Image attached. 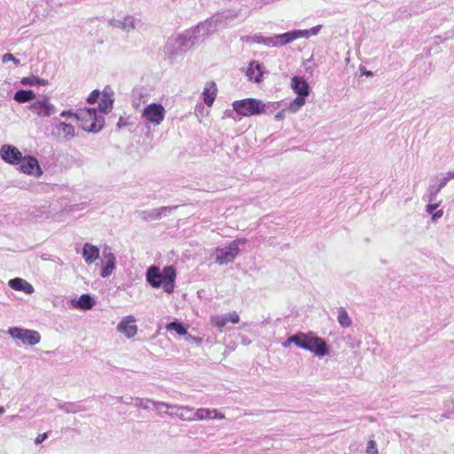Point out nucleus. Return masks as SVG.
Segmentation results:
<instances>
[{
  "label": "nucleus",
  "mask_w": 454,
  "mask_h": 454,
  "mask_svg": "<svg viewBox=\"0 0 454 454\" xmlns=\"http://www.w3.org/2000/svg\"><path fill=\"white\" fill-rule=\"evenodd\" d=\"M218 21V18L213 17L200 23L197 27L184 31L175 38H169L168 45L173 47L172 53L184 52L194 44L203 42L207 35L217 30Z\"/></svg>",
  "instance_id": "1"
},
{
  "label": "nucleus",
  "mask_w": 454,
  "mask_h": 454,
  "mask_svg": "<svg viewBox=\"0 0 454 454\" xmlns=\"http://www.w3.org/2000/svg\"><path fill=\"white\" fill-rule=\"evenodd\" d=\"M176 271L173 266H166L160 271L156 266L147 270L146 281L154 288L162 287L163 290L171 294L175 288Z\"/></svg>",
  "instance_id": "2"
},
{
  "label": "nucleus",
  "mask_w": 454,
  "mask_h": 454,
  "mask_svg": "<svg viewBox=\"0 0 454 454\" xmlns=\"http://www.w3.org/2000/svg\"><path fill=\"white\" fill-rule=\"evenodd\" d=\"M287 342L294 343L297 347L308 350L317 356H324L329 353L326 342L317 337L314 333H298L290 336Z\"/></svg>",
  "instance_id": "3"
},
{
  "label": "nucleus",
  "mask_w": 454,
  "mask_h": 454,
  "mask_svg": "<svg viewBox=\"0 0 454 454\" xmlns=\"http://www.w3.org/2000/svg\"><path fill=\"white\" fill-rule=\"evenodd\" d=\"M74 117L81 121L82 128L88 132H98L104 126V117L97 114L95 108H82Z\"/></svg>",
  "instance_id": "4"
},
{
  "label": "nucleus",
  "mask_w": 454,
  "mask_h": 454,
  "mask_svg": "<svg viewBox=\"0 0 454 454\" xmlns=\"http://www.w3.org/2000/svg\"><path fill=\"white\" fill-rule=\"evenodd\" d=\"M233 110L242 116L259 114L264 111V105L261 100L246 98L232 103Z\"/></svg>",
  "instance_id": "5"
},
{
  "label": "nucleus",
  "mask_w": 454,
  "mask_h": 454,
  "mask_svg": "<svg viewBox=\"0 0 454 454\" xmlns=\"http://www.w3.org/2000/svg\"><path fill=\"white\" fill-rule=\"evenodd\" d=\"M166 110L161 104L152 103L145 107L142 112V118L145 120L146 125H160L165 118Z\"/></svg>",
  "instance_id": "6"
},
{
  "label": "nucleus",
  "mask_w": 454,
  "mask_h": 454,
  "mask_svg": "<svg viewBox=\"0 0 454 454\" xmlns=\"http://www.w3.org/2000/svg\"><path fill=\"white\" fill-rule=\"evenodd\" d=\"M154 407L156 409L160 408H167L171 409L174 411L166 412V415L169 417H176L183 421H193L194 418L192 417L194 414V409L190 406H184V405H173L169 404L168 403H154Z\"/></svg>",
  "instance_id": "7"
},
{
  "label": "nucleus",
  "mask_w": 454,
  "mask_h": 454,
  "mask_svg": "<svg viewBox=\"0 0 454 454\" xmlns=\"http://www.w3.org/2000/svg\"><path fill=\"white\" fill-rule=\"evenodd\" d=\"M8 333L12 338L20 340L23 344L31 346L36 345L41 340L38 332L28 329L12 327L8 330Z\"/></svg>",
  "instance_id": "8"
},
{
  "label": "nucleus",
  "mask_w": 454,
  "mask_h": 454,
  "mask_svg": "<svg viewBox=\"0 0 454 454\" xmlns=\"http://www.w3.org/2000/svg\"><path fill=\"white\" fill-rule=\"evenodd\" d=\"M239 248L236 245H229L227 247L215 248L214 254L215 262L219 265H225L232 262L239 254Z\"/></svg>",
  "instance_id": "9"
},
{
  "label": "nucleus",
  "mask_w": 454,
  "mask_h": 454,
  "mask_svg": "<svg viewBox=\"0 0 454 454\" xmlns=\"http://www.w3.org/2000/svg\"><path fill=\"white\" fill-rule=\"evenodd\" d=\"M28 109L42 117H48L56 113L55 106L51 104L50 99L45 96L30 104Z\"/></svg>",
  "instance_id": "10"
},
{
  "label": "nucleus",
  "mask_w": 454,
  "mask_h": 454,
  "mask_svg": "<svg viewBox=\"0 0 454 454\" xmlns=\"http://www.w3.org/2000/svg\"><path fill=\"white\" fill-rule=\"evenodd\" d=\"M20 170L28 176L39 177L43 175V170L38 160L33 156H23L19 163Z\"/></svg>",
  "instance_id": "11"
},
{
  "label": "nucleus",
  "mask_w": 454,
  "mask_h": 454,
  "mask_svg": "<svg viewBox=\"0 0 454 454\" xmlns=\"http://www.w3.org/2000/svg\"><path fill=\"white\" fill-rule=\"evenodd\" d=\"M136 322L137 319L134 316H126L119 322L116 330L128 339L133 338L137 333L138 330Z\"/></svg>",
  "instance_id": "12"
},
{
  "label": "nucleus",
  "mask_w": 454,
  "mask_h": 454,
  "mask_svg": "<svg viewBox=\"0 0 454 454\" xmlns=\"http://www.w3.org/2000/svg\"><path fill=\"white\" fill-rule=\"evenodd\" d=\"M0 154L5 162L12 165H18L23 157L17 147L10 145H3L0 149Z\"/></svg>",
  "instance_id": "13"
},
{
  "label": "nucleus",
  "mask_w": 454,
  "mask_h": 454,
  "mask_svg": "<svg viewBox=\"0 0 454 454\" xmlns=\"http://www.w3.org/2000/svg\"><path fill=\"white\" fill-rule=\"evenodd\" d=\"M103 268L100 272V276L104 278H108L115 269L116 258L112 253L109 247H106L103 250Z\"/></svg>",
  "instance_id": "14"
},
{
  "label": "nucleus",
  "mask_w": 454,
  "mask_h": 454,
  "mask_svg": "<svg viewBox=\"0 0 454 454\" xmlns=\"http://www.w3.org/2000/svg\"><path fill=\"white\" fill-rule=\"evenodd\" d=\"M194 420H206V419H224V415L219 412L216 409H207V408H200L194 411L192 416Z\"/></svg>",
  "instance_id": "15"
},
{
  "label": "nucleus",
  "mask_w": 454,
  "mask_h": 454,
  "mask_svg": "<svg viewBox=\"0 0 454 454\" xmlns=\"http://www.w3.org/2000/svg\"><path fill=\"white\" fill-rule=\"evenodd\" d=\"M292 90L299 96L308 97L309 94V86L308 82L300 76H294L291 81Z\"/></svg>",
  "instance_id": "16"
},
{
  "label": "nucleus",
  "mask_w": 454,
  "mask_h": 454,
  "mask_svg": "<svg viewBox=\"0 0 454 454\" xmlns=\"http://www.w3.org/2000/svg\"><path fill=\"white\" fill-rule=\"evenodd\" d=\"M175 207H161L159 208H153L151 210L143 211V218L145 220H157L161 217L167 215L170 213Z\"/></svg>",
  "instance_id": "17"
},
{
  "label": "nucleus",
  "mask_w": 454,
  "mask_h": 454,
  "mask_svg": "<svg viewBox=\"0 0 454 454\" xmlns=\"http://www.w3.org/2000/svg\"><path fill=\"white\" fill-rule=\"evenodd\" d=\"M8 285L11 288L17 291H22L27 294H31L35 291L33 286L30 283L20 278H15L9 280Z\"/></svg>",
  "instance_id": "18"
},
{
  "label": "nucleus",
  "mask_w": 454,
  "mask_h": 454,
  "mask_svg": "<svg viewBox=\"0 0 454 454\" xmlns=\"http://www.w3.org/2000/svg\"><path fill=\"white\" fill-rule=\"evenodd\" d=\"M82 257L85 262L90 265L99 257V249L94 245L85 243L82 248Z\"/></svg>",
  "instance_id": "19"
},
{
  "label": "nucleus",
  "mask_w": 454,
  "mask_h": 454,
  "mask_svg": "<svg viewBox=\"0 0 454 454\" xmlns=\"http://www.w3.org/2000/svg\"><path fill=\"white\" fill-rule=\"evenodd\" d=\"M109 23L112 27L127 32L136 28V20L132 16H127L122 20H111Z\"/></svg>",
  "instance_id": "20"
},
{
  "label": "nucleus",
  "mask_w": 454,
  "mask_h": 454,
  "mask_svg": "<svg viewBox=\"0 0 454 454\" xmlns=\"http://www.w3.org/2000/svg\"><path fill=\"white\" fill-rule=\"evenodd\" d=\"M262 67L256 61H251L247 69L246 75L250 81L260 82L262 77Z\"/></svg>",
  "instance_id": "21"
},
{
  "label": "nucleus",
  "mask_w": 454,
  "mask_h": 454,
  "mask_svg": "<svg viewBox=\"0 0 454 454\" xmlns=\"http://www.w3.org/2000/svg\"><path fill=\"white\" fill-rule=\"evenodd\" d=\"M306 33L298 32V30H294L290 32H286L280 35H276L277 46H283L288 44L294 40L301 38V35H304Z\"/></svg>",
  "instance_id": "22"
},
{
  "label": "nucleus",
  "mask_w": 454,
  "mask_h": 454,
  "mask_svg": "<svg viewBox=\"0 0 454 454\" xmlns=\"http://www.w3.org/2000/svg\"><path fill=\"white\" fill-rule=\"evenodd\" d=\"M216 86L214 82H208L206 83L203 89V100L207 106H211L215 101L216 96Z\"/></svg>",
  "instance_id": "23"
},
{
  "label": "nucleus",
  "mask_w": 454,
  "mask_h": 454,
  "mask_svg": "<svg viewBox=\"0 0 454 454\" xmlns=\"http://www.w3.org/2000/svg\"><path fill=\"white\" fill-rule=\"evenodd\" d=\"M14 100L19 103H26L35 98V93L33 90H20L15 92Z\"/></svg>",
  "instance_id": "24"
},
{
  "label": "nucleus",
  "mask_w": 454,
  "mask_h": 454,
  "mask_svg": "<svg viewBox=\"0 0 454 454\" xmlns=\"http://www.w3.org/2000/svg\"><path fill=\"white\" fill-rule=\"evenodd\" d=\"M113 104L114 100L111 98L110 95L104 91L98 106L99 112L105 114L110 113L113 108Z\"/></svg>",
  "instance_id": "25"
},
{
  "label": "nucleus",
  "mask_w": 454,
  "mask_h": 454,
  "mask_svg": "<svg viewBox=\"0 0 454 454\" xmlns=\"http://www.w3.org/2000/svg\"><path fill=\"white\" fill-rule=\"evenodd\" d=\"M58 129L63 134V137L67 140H70L75 136V129L71 124L60 122L58 125Z\"/></svg>",
  "instance_id": "26"
},
{
  "label": "nucleus",
  "mask_w": 454,
  "mask_h": 454,
  "mask_svg": "<svg viewBox=\"0 0 454 454\" xmlns=\"http://www.w3.org/2000/svg\"><path fill=\"white\" fill-rule=\"evenodd\" d=\"M337 320H338V323L342 327H348L352 325V320H351L350 317L348 316L347 310L343 307H340L338 309Z\"/></svg>",
  "instance_id": "27"
},
{
  "label": "nucleus",
  "mask_w": 454,
  "mask_h": 454,
  "mask_svg": "<svg viewBox=\"0 0 454 454\" xmlns=\"http://www.w3.org/2000/svg\"><path fill=\"white\" fill-rule=\"evenodd\" d=\"M94 301L90 294H82L77 301V307L82 309H90L93 307Z\"/></svg>",
  "instance_id": "28"
},
{
  "label": "nucleus",
  "mask_w": 454,
  "mask_h": 454,
  "mask_svg": "<svg viewBox=\"0 0 454 454\" xmlns=\"http://www.w3.org/2000/svg\"><path fill=\"white\" fill-rule=\"evenodd\" d=\"M168 331H175L178 335H187V329L179 322L174 321L166 325Z\"/></svg>",
  "instance_id": "29"
},
{
  "label": "nucleus",
  "mask_w": 454,
  "mask_h": 454,
  "mask_svg": "<svg viewBox=\"0 0 454 454\" xmlns=\"http://www.w3.org/2000/svg\"><path fill=\"white\" fill-rule=\"evenodd\" d=\"M21 83L23 85H31V86L42 85V86H45V85L48 84V81L45 80V79H43V78H38V77L32 76V77H24V78H22Z\"/></svg>",
  "instance_id": "30"
},
{
  "label": "nucleus",
  "mask_w": 454,
  "mask_h": 454,
  "mask_svg": "<svg viewBox=\"0 0 454 454\" xmlns=\"http://www.w3.org/2000/svg\"><path fill=\"white\" fill-rule=\"evenodd\" d=\"M305 98L306 96H299L296 97L291 103L288 109L292 113H296L301 106L305 105Z\"/></svg>",
  "instance_id": "31"
},
{
  "label": "nucleus",
  "mask_w": 454,
  "mask_h": 454,
  "mask_svg": "<svg viewBox=\"0 0 454 454\" xmlns=\"http://www.w3.org/2000/svg\"><path fill=\"white\" fill-rule=\"evenodd\" d=\"M254 41L258 43H262L268 47H278L276 35L271 37L257 36L256 39H254Z\"/></svg>",
  "instance_id": "32"
},
{
  "label": "nucleus",
  "mask_w": 454,
  "mask_h": 454,
  "mask_svg": "<svg viewBox=\"0 0 454 454\" xmlns=\"http://www.w3.org/2000/svg\"><path fill=\"white\" fill-rule=\"evenodd\" d=\"M227 322H228V319H227V317H225V315H223V316L215 315V316L211 317V323L217 328L221 329V328L224 327L225 325L227 324Z\"/></svg>",
  "instance_id": "33"
},
{
  "label": "nucleus",
  "mask_w": 454,
  "mask_h": 454,
  "mask_svg": "<svg viewBox=\"0 0 454 454\" xmlns=\"http://www.w3.org/2000/svg\"><path fill=\"white\" fill-rule=\"evenodd\" d=\"M160 403L161 402H156V401H153L151 399L137 398L135 405L137 407H141L144 410H148V409H150L151 404L154 406V403Z\"/></svg>",
  "instance_id": "34"
},
{
  "label": "nucleus",
  "mask_w": 454,
  "mask_h": 454,
  "mask_svg": "<svg viewBox=\"0 0 454 454\" xmlns=\"http://www.w3.org/2000/svg\"><path fill=\"white\" fill-rule=\"evenodd\" d=\"M322 26L321 25H317L316 27H313L312 28L310 29H306V30H298V32H301V33H306V35H301V37H305V38H308L309 37L310 35H316L319 33L320 29H321Z\"/></svg>",
  "instance_id": "35"
},
{
  "label": "nucleus",
  "mask_w": 454,
  "mask_h": 454,
  "mask_svg": "<svg viewBox=\"0 0 454 454\" xmlns=\"http://www.w3.org/2000/svg\"><path fill=\"white\" fill-rule=\"evenodd\" d=\"M365 451L367 454H379L377 444L374 440H370L368 442Z\"/></svg>",
  "instance_id": "36"
},
{
  "label": "nucleus",
  "mask_w": 454,
  "mask_h": 454,
  "mask_svg": "<svg viewBox=\"0 0 454 454\" xmlns=\"http://www.w3.org/2000/svg\"><path fill=\"white\" fill-rule=\"evenodd\" d=\"M2 61L4 63H7L9 61H12L16 66L20 65V60L16 59L12 53H5L2 57Z\"/></svg>",
  "instance_id": "37"
},
{
  "label": "nucleus",
  "mask_w": 454,
  "mask_h": 454,
  "mask_svg": "<svg viewBox=\"0 0 454 454\" xmlns=\"http://www.w3.org/2000/svg\"><path fill=\"white\" fill-rule=\"evenodd\" d=\"M442 189L437 186V187H434V186H431L430 189H429V195H428V201L429 202H433L435 200V197L437 195V193L441 191Z\"/></svg>",
  "instance_id": "38"
},
{
  "label": "nucleus",
  "mask_w": 454,
  "mask_h": 454,
  "mask_svg": "<svg viewBox=\"0 0 454 454\" xmlns=\"http://www.w3.org/2000/svg\"><path fill=\"white\" fill-rule=\"evenodd\" d=\"M100 92L97 90H93L87 98L89 104H94L98 101Z\"/></svg>",
  "instance_id": "39"
},
{
  "label": "nucleus",
  "mask_w": 454,
  "mask_h": 454,
  "mask_svg": "<svg viewBox=\"0 0 454 454\" xmlns=\"http://www.w3.org/2000/svg\"><path fill=\"white\" fill-rule=\"evenodd\" d=\"M225 317H227L228 322H231L233 324H237L239 321V317L236 312L225 314Z\"/></svg>",
  "instance_id": "40"
},
{
  "label": "nucleus",
  "mask_w": 454,
  "mask_h": 454,
  "mask_svg": "<svg viewBox=\"0 0 454 454\" xmlns=\"http://www.w3.org/2000/svg\"><path fill=\"white\" fill-rule=\"evenodd\" d=\"M439 202H429V204L427 206V212L430 215L434 213V210L439 207Z\"/></svg>",
  "instance_id": "41"
},
{
  "label": "nucleus",
  "mask_w": 454,
  "mask_h": 454,
  "mask_svg": "<svg viewBox=\"0 0 454 454\" xmlns=\"http://www.w3.org/2000/svg\"><path fill=\"white\" fill-rule=\"evenodd\" d=\"M48 437V434L47 433H43V434H41L39 435H37V437L35 438V444H40L42 443L44 440H46Z\"/></svg>",
  "instance_id": "42"
},
{
  "label": "nucleus",
  "mask_w": 454,
  "mask_h": 454,
  "mask_svg": "<svg viewBox=\"0 0 454 454\" xmlns=\"http://www.w3.org/2000/svg\"><path fill=\"white\" fill-rule=\"evenodd\" d=\"M443 215V211L442 210H438L434 213L432 214V221L433 222H435L437 221L439 218H441Z\"/></svg>",
  "instance_id": "43"
},
{
  "label": "nucleus",
  "mask_w": 454,
  "mask_h": 454,
  "mask_svg": "<svg viewBox=\"0 0 454 454\" xmlns=\"http://www.w3.org/2000/svg\"><path fill=\"white\" fill-rule=\"evenodd\" d=\"M245 243H246L245 239H237L234 241H232L231 243H230V245H236L237 248H239V246L243 245Z\"/></svg>",
  "instance_id": "44"
},
{
  "label": "nucleus",
  "mask_w": 454,
  "mask_h": 454,
  "mask_svg": "<svg viewBox=\"0 0 454 454\" xmlns=\"http://www.w3.org/2000/svg\"><path fill=\"white\" fill-rule=\"evenodd\" d=\"M285 117L284 111L278 112L275 114V120L276 121H282Z\"/></svg>",
  "instance_id": "45"
},
{
  "label": "nucleus",
  "mask_w": 454,
  "mask_h": 454,
  "mask_svg": "<svg viewBox=\"0 0 454 454\" xmlns=\"http://www.w3.org/2000/svg\"><path fill=\"white\" fill-rule=\"evenodd\" d=\"M449 181H450V178H447V176H446V177H444V178H442V181H441V183L439 184V185H438V186H439L441 189H442V188L447 184V183H448Z\"/></svg>",
  "instance_id": "46"
},
{
  "label": "nucleus",
  "mask_w": 454,
  "mask_h": 454,
  "mask_svg": "<svg viewBox=\"0 0 454 454\" xmlns=\"http://www.w3.org/2000/svg\"><path fill=\"white\" fill-rule=\"evenodd\" d=\"M74 114H73L71 111H63L60 115L62 117H69V116H74Z\"/></svg>",
  "instance_id": "47"
},
{
  "label": "nucleus",
  "mask_w": 454,
  "mask_h": 454,
  "mask_svg": "<svg viewBox=\"0 0 454 454\" xmlns=\"http://www.w3.org/2000/svg\"><path fill=\"white\" fill-rule=\"evenodd\" d=\"M447 178H450V180L454 179V172H449L447 174Z\"/></svg>",
  "instance_id": "48"
},
{
  "label": "nucleus",
  "mask_w": 454,
  "mask_h": 454,
  "mask_svg": "<svg viewBox=\"0 0 454 454\" xmlns=\"http://www.w3.org/2000/svg\"><path fill=\"white\" fill-rule=\"evenodd\" d=\"M184 336L186 337V339L188 340H196V338L192 337V335H190L188 333H187V335H184Z\"/></svg>",
  "instance_id": "49"
},
{
  "label": "nucleus",
  "mask_w": 454,
  "mask_h": 454,
  "mask_svg": "<svg viewBox=\"0 0 454 454\" xmlns=\"http://www.w3.org/2000/svg\"><path fill=\"white\" fill-rule=\"evenodd\" d=\"M364 74H365L366 76H372V71H366V72L364 73Z\"/></svg>",
  "instance_id": "50"
},
{
  "label": "nucleus",
  "mask_w": 454,
  "mask_h": 454,
  "mask_svg": "<svg viewBox=\"0 0 454 454\" xmlns=\"http://www.w3.org/2000/svg\"><path fill=\"white\" fill-rule=\"evenodd\" d=\"M4 412V407L0 406V414H3Z\"/></svg>",
  "instance_id": "51"
},
{
  "label": "nucleus",
  "mask_w": 454,
  "mask_h": 454,
  "mask_svg": "<svg viewBox=\"0 0 454 454\" xmlns=\"http://www.w3.org/2000/svg\"><path fill=\"white\" fill-rule=\"evenodd\" d=\"M290 343L287 340L284 343V347H287Z\"/></svg>",
  "instance_id": "52"
}]
</instances>
